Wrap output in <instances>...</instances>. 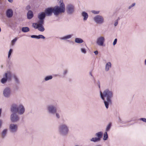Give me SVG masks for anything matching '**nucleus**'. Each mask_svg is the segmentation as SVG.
<instances>
[{
  "mask_svg": "<svg viewBox=\"0 0 146 146\" xmlns=\"http://www.w3.org/2000/svg\"><path fill=\"white\" fill-rule=\"evenodd\" d=\"M113 92L111 90L106 89L103 93L100 92V95L102 99L104 100L106 108L108 109L109 105L112 104L111 98L113 97Z\"/></svg>",
  "mask_w": 146,
  "mask_h": 146,
  "instance_id": "nucleus-1",
  "label": "nucleus"
},
{
  "mask_svg": "<svg viewBox=\"0 0 146 146\" xmlns=\"http://www.w3.org/2000/svg\"><path fill=\"white\" fill-rule=\"evenodd\" d=\"M11 112H15L20 115L24 114L25 111V108L22 104L13 103L10 107Z\"/></svg>",
  "mask_w": 146,
  "mask_h": 146,
  "instance_id": "nucleus-2",
  "label": "nucleus"
},
{
  "mask_svg": "<svg viewBox=\"0 0 146 146\" xmlns=\"http://www.w3.org/2000/svg\"><path fill=\"white\" fill-rule=\"evenodd\" d=\"M58 130L59 134L62 136L67 135L69 132V127L67 125L62 123L59 125Z\"/></svg>",
  "mask_w": 146,
  "mask_h": 146,
  "instance_id": "nucleus-3",
  "label": "nucleus"
},
{
  "mask_svg": "<svg viewBox=\"0 0 146 146\" xmlns=\"http://www.w3.org/2000/svg\"><path fill=\"white\" fill-rule=\"evenodd\" d=\"M53 13L56 16L58 15L60 13L64 12L65 10V6L64 3L62 2L60 6H56L53 7Z\"/></svg>",
  "mask_w": 146,
  "mask_h": 146,
  "instance_id": "nucleus-4",
  "label": "nucleus"
},
{
  "mask_svg": "<svg viewBox=\"0 0 146 146\" xmlns=\"http://www.w3.org/2000/svg\"><path fill=\"white\" fill-rule=\"evenodd\" d=\"M58 107L57 103L56 102H55L47 106L46 110L49 114L54 115L57 111Z\"/></svg>",
  "mask_w": 146,
  "mask_h": 146,
  "instance_id": "nucleus-5",
  "label": "nucleus"
},
{
  "mask_svg": "<svg viewBox=\"0 0 146 146\" xmlns=\"http://www.w3.org/2000/svg\"><path fill=\"white\" fill-rule=\"evenodd\" d=\"M12 78L11 73L9 72H7L5 73L3 75V77L1 80V82L2 84H5L7 81H11Z\"/></svg>",
  "mask_w": 146,
  "mask_h": 146,
  "instance_id": "nucleus-6",
  "label": "nucleus"
},
{
  "mask_svg": "<svg viewBox=\"0 0 146 146\" xmlns=\"http://www.w3.org/2000/svg\"><path fill=\"white\" fill-rule=\"evenodd\" d=\"M95 22L98 25H102L104 22V17L101 15H97L93 18Z\"/></svg>",
  "mask_w": 146,
  "mask_h": 146,
  "instance_id": "nucleus-7",
  "label": "nucleus"
},
{
  "mask_svg": "<svg viewBox=\"0 0 146 146\" xmlns=\"http://www.w3.org/2000/svg\"><path fill=\"white\" fill-rule=\"evenodd\" d=\"M11 90L10 87H6L3 90V95L5 98H9L11 95Z\"/></svg>",
  "mask_w": 146,
  "mask_h": 146,
  "instance_id": "nucleus-8",
  "label": "nucleus"
},
{
  "mask_svg": "<svg viewBox=\"0 0 146 146\" xmlns=\"http://www.w3.org/2000/svg\"><path fill=\"white\" fill-rule=\"evenodd\" d=\"M12 113L10 116V119L13 123H16L19 121L20 117L15 112H11Z\"/></svg>",
  "mask_w": 146,
  "mask_h": 146,
  "instance_id": "nucleus-9",
  "label": "nucleus"
},
{
  "mask_svg": "<svg viewBox=\"0 0 146 146\" xmlns=\"http://www.w3.org/2000/svg\"><path fill=\"white\" fill-rule=\"evenodd\" d=\"M18 129V126L17 125L14 123H11L9 125V129L10 132L12 133H16Z\"/></svg>",
  "mask_w": 146,
  "mask_h": 146,
  "instance_id": "nucleus-10",
  "label": "nucleus"
},
{
  "mask_svg": "<svg viewBox=\"0 0 146 146\" xmlns=\"http://www.w3.org/2000/svg\"><path fill=\"white\" fill-rule=\"evenodd\" d=\"M105 41V37L103 36H100L96 39V43L99 46H103Z\"/></svg>",
  "mask_w": 146,
  "mask_h": 146,
  "instance_id": "nucleus-11",
  "label": "nucleus"
},
{
  "mask_svg": "<svg viewBox=\"0 0 146 146\" xmlns=\"http://www.w3.org/2000/svg\"><path fill=\"white\" fill-rule=\"evenodd\" d=\"M66 11L68 14H72L74 11V6L70 4L68 5L66 7Z\"/></svg>",
  "mask_w": 146,
  "mask_h": 146,
  "instance_id": "nucleus-12",
  "label": "nucleus"
},
{
  "mask_svg": "<svg viewBox=\"0 0 146 146\" xmlns=\"http://www.w3.org/2000/svg\"><path fill=\"white\" fill-rule=\"evenodd\" d=\"M44 13H46V15L48 16H51L52 13H53V7H51L46 9Z\"/></svg>",
  "mask_w": 146,
  "mask_h": 146,
  "instance_id": "nucleus-13",
  "label": "nucleus"
},
{
  "mask_svg": "<svg viewBox=\"0 0 146 146\" xmlns=\"http://www.w3.org/2000/svg\"><path fill=\"white\" fill-rule=\"evenodd\" d=\"M6 16L9 18H11L13 16V12L11 9H8L6 11Z\"/></svg>",
  "mask_w": 146,
  "mask_h": 146,
  "instance_id": "nucleus-14",
  "label": "nucleus"
},
{
  "mask_svg": "<svg viewBox=\"0 0 146 146\" xmlns=\"http://www.w3.org/2000/svg\"><path fill=\"white\" fill-rule=\"evenodd\" d=\"M46 16V13L42 12L38 14V17L39 19L44 20Z\"/></svg>",
  "mask_w": 146,
  "mask_h": 146,
  "instance_id": "nucleus-15",
  "label": "nucleus"
},
{
  "mask_svg": "<svg viewBox=\"0 0 146 146\" xmlns=\"http://www.w3.org/2000/svg\"><path fill=\"white\" fill-rule=\"evenodd\" d=\"M33 27L35 29H38V30L41 32H43L45 29L43 26H35L32 25Z\"/></svg>",
  "mask_w": 146,
  "mask_h": 146,
  "instance_id": "nucleus-16",
  "label": "nucleus"
},
{
  "mask_svg": "<svg viewBox=\"0 0 146 146\" xmlns=\"http://www.w3.org/2000/svg\"><path fill=\"white\" fill-rule=\"evenodd\" d=\"M27 18L28 19H31L33 16V12L31 10H29L27 14Z\"/></svg>",
  "mask_w": 146,
  "mask_h": 146,
  "instance_id": "nucleus-17",
  "label": "nucleus"
},
{
  "mask_svg": "<svg viewBox=\"0 0 146 146\" xmlns=\"http://www.w3.org/2000/svg\"><path fill=\"white\" fill-rule=\"evenodd\" d=\"M81 15L83 17L84 21H86L87 19L88 15L87 13L85 11H83Z\"/></svg>",
  "mask_w": 146,
  "mask_h": 146,
  "instance_id": "nucleus-18",
  "label": "nucleus"
},
{
  "mask_svg": "<svg viewBox=\"0 0 146 146\" xmlns=\"http://www.w3.org/2000/svg\"><path fill=\"white\" fill-rule=\"evenodd\" d=\"M13 77L16 84H20V80L17 76L15 75H14L13 76Z\"/></svg>",
  "mask_w": 146,
  "mask_h": 146,
  "instance_id": "nucleus-19",
  "label": "nucleus"
},
{
  "mask_svg": "<svg viewBox=\"0 0 146 146\" xmlns=\"http://www.w3.org/2000/svg\"><path fill=\"white\" fill-rule=\"evenodd\" d=\"M39 21L38 22V23H34L33 25L35 26H43L42 25L44 23V20L39 19Z\"/></svg>",
  "mask_w": 146,
  "mask_h": 146,
  "instance_id": "nucleus-20",
  "label": "nucleus"
},
{
  "mask_svg": "<svg viewBox=\"0 0 146 146\" xmlns=\"http://www.w3.org/2000/svg\"><path fill=\"white\" fill-rule=\"evenodd\" d=\"M103 133L101 132H99L95 134V136L98 137H97L98 139L100 140L102 138V137L103 136Z\"/></svg>",
  "mask_w": 146,
  "mask_h": 146,
  "instance_id": "nucleus-21",
  "label": "nucleus"
},
{
  "mask_svg": "<svg viewBox=\"0 0 146 146\" xmlns=\"http://www.w3.org/2000/svg\"><path fill=\"white\" fill-rule=\"evenodd\" d=\"M7 130V129H4L1 133V137L2 138H4L6 135Z\"/></svg>",
  "mask_w": 146,
  "mask_h": 146,
  "instance_id": "nucleus-22",
  "label": "nucleus"
},
{
  "mask_svg": "<svg viewBox=\"0 0 146 146\" xmlns=\"http://www.w3.org/2000/svg\"><path fill=\"white\" fill-rule=\"evenodd\" d=\"M72 35H69L60 38L62 40H66L67 39L70 38L72 37Z\"/></svg>",
  "mask_w": 146,
  "mask_h": 146,
  "instance_id": "nucleus-23",
  "label": "nucleus"
},
{
  "mask_svg": "<svg viewBox=\"0 0 146 146\" xmlns=\"http://www.w3.org/2000/svg\"><path fill=\"white\" fill-rule=\"evenodd\" d=\"M111 67V64L110 62H108L106 64L105 66V70L108 71L109 68Z\"/></svg>",
  "mask_w": 146,
  "mask_h": 146,
  "instance_id": "nucleus-24",
  "label": "nucleus"
},
{
  "mask_svg": "<svg viewBox=\"0 0 146 146\" xmlns=\"http://www.w3.org/2000/svg\"><path fill=\"white\" fill-rule=\"evenodd\" d=\"M75 42L76 43L81 44L83 43L84 42V41L82 39L80 38H75Z\"/></svg>",
  "mask_w": 146,
  "mask_h": 146,
  "instance_id": "nucleus-25",
  "label": "nucleus"
},
{
  "mask_svg": "<svg viewBox=\"0 0 146 146\" xmlns=\"http://www.w3.org/2000/svg\"><path fill=\"white\" fill-rule=\"evenodd\" d=\"M29 29L27 27H23L21 29L22 31L24 33H26L29 31Z\"/></svg>",
  "mask_w": 146,
  "mask_h": 146,
  "instance_id": "nucleus-26",
  "label": "nucleus"
},
{
  "mask_svg": "<svg viewBox=\"0 0 146 146\" xmlns=\"http://www.w3.org/2000/svg\"><path fill=\"white\" fill-rule=\"evenodd\" d=\"M53 78V77L52 75L47 76H46L44 78V80L46 81L48 80L52 79Z\"/></svg>",
  "mask_w": 146,
  "mask_h": 146,
  "instance_id": "nucleus-27",
  "label": "nucleus"
},
{
  "mask_svg": "<svg viewBox=\"0 0 146 146\" xmlns=\"http://www.w3.org/2000/svg\"><path fill=\"white\" fill-rule=\"evenodd\" d=\"M111 126V123H109L107 126L106 129V132H107L109 131Z\"/></svg>",
  "mask_w": 146,
  "mask_h": 146,
  "instance_id": "nucleus-28",
  "label": "nucleus"
},
{
  "mask_svg": "<svg viewBox=\"0 0 146 146\" xmlns=\"http://www.w3.org/2000/svg\"><path fill=\"white\" fill-rule=\"evenodd\" d=\"M90 141H93L94 142L99 141L100 140L97 137H93L90 139Z\"/></svg>",
  "mask_w": 146,
  "mask_h": 146,
  "instance_id": "nucleus-29",
  "label": "nucleus"
},
{
  "mask_svg": "<svg viewBox=\"0 0 146 146\" xmlns=\"http://www.w3.org/2000/svg\"><path fill=\"white\" fill-rule=\"evenodd\" d=\"M61 112V111H59L58 112H57V111H56L55 113H54V114L55 115L56 117V118L59 119L60 118V113Z\"/></svg>",
  "mask_w": 146,
  "mask_h": 146,
  "instance_id": "nucleus-30",
  "label": "nucleus"
},
{
  "mask_svg": "<svg viewBox=\"0 0 146 146\" xmlns=\"http://www.w3.org/2000/svg\"><path fill=\"white\" fill-rule=\"evenodd\" d=\"M108 136L107 132H106L104 133V134L103 139L104 140H106L108 139Z\"/></svg>",
  "mask_w": 146,
  "mask_h": 146,
  "instance_id": "nucleus-31",
  "label": "nucleus"
},
{
  "mask_svg": "<svg viewBox=\"0 0 146 146\" xmlns=\"http://www.w3.org/2000/svg\"><path fill=\"white\" fill-rule=\"evenodd\" d=\"M40 38L44 39L45 38V37L43 35H37V39H39Z\"/></svg>",
  "mask_w": 146,
  "mask_h": 146,
  "instance_id": "nucleus-32",
  "label": "nucleus"
},
{
  "mask_svg": "<svg viewBox=\"0 0 146 146\" xmlns=\"http://www.w3.org/2000/svg\"><path fill=\"white\" fill-rule=\"evenodd\" d=\"M13 52V49H10L9 50V51L8 54V58H10V57Z\"/></svg>",
  "mask_w": 146,
  "mask_h": 146,
  "instance_id": "nucleus-33",
  "label": "nucleus"
},
{
  "mask_svg": "<svg viewBox=\"0 0 146 146\" xmlns=\"http://www.w3.org/2000/svg\"><path fill=\"white\" fill-rule=\"evenodd\" d=\"M17 40V38H16L12 40L11 44L12 46H13L14 44L15 43Z\"/></svg>",
  "mask_w": 146,
  "mask_h": 146,
  "instance_id": "nucleus-34",
  "label": "nucleus"
},
{
  "mask_svg": "<svg viewBox=\"0 0 146 146\" xmlns=\"http://www.w3.org/2000/svg\"><path fill=\"white\" fill-rule=\"evenodd\" d=\"M81 52L82 53H83L84 54H86V50L84 48H81Z\"/></svg>",
  "mask_w": 146,
  "mask_h": 146,
  "instance_id": "nucleus-35",
  "label": "nucleus"
},
{
  "mask_svg": "<svg viewBox=\"0 0 146 146\" xmlns=\"http://www.w3.org/2000/svg\"><path fill=\"white\" fill-rule=\"evenodd\" d=\"M135 3H133L132 5H131L129 6L128 7V9H131L132 7H134L135 6Z\"/></svg>",
  "mask_w": 146,
  "mask_h": 146,
  "instance_id": "nucleus-36",
  "label": "nucleus"
},
{
  "mask_svg": "<svg viewBox=\"0 0 146 146\" xmlns=\"http://www.w3.org/2000/svg\"><path fill=\"white\" fill-rule=\"evenodd\" d=\"M139 120L146 123V118H140L139 119Z\"/></svg>",
  "mask_w": 146,
  "mask_h": 146,
  "instance_id": "nucleus-37",
  "label": "nucleus"
},
{
  "mask_svg": "<svg viewBox=\"0 0 146 146\" xmlns=\"http://www.w3.org/2000/svg\"><path fill=\"white\" fill-rule=\"evenodd\" d=\"M92 12L95 14H98L99 13V11H96L94 10L92 11Z\"/></svg>",
  "mask_w": 146,
  "mask_h": 146,
  "instance_id": "nucleus-38",
  "label": "nucleus"
},
{
  "mask_svg": "<svg viewBox=\"0 0 146 146\" xmlns=\"http://www.w3.org/2000/svg\"><path fill=\"white\" fill-rule=\"evenodd\" d=\"M30 8H31V7H30V5H27V6H26V8H25V9L27 10L28 11L29 9H30Z\"/></svg>",
  "mask_w": 146,
  "mask_h": 146,
  "instance_id": "nucleus-39",
  "label": "nucleus"
},
{
  "mask_svg": "<svg viewBox=\"0 0 146 146\" xmlns=\"http://www.w3.org/2000/svg\"><path fill=\"white\" fill-rule=\"evenodd\" d=\"M96 84L98 86V87L99 88H100V82L99 80H98L96 83Z\"/></svg>",
  "mask_w": 146,
  "mask_h": 146,
  "instance_id": "nucleus-40",
  "label": "nucleus"
},
{
  "mask_svg": "<svg viewBox=\"0 0 146 146\" xmlns=\"http://www.w3.org/2000/svg\"><path fill=\"white\" fill-rule=\"evenodd\" d=\"M117 38H115L114 39V41L113 42V45H115L117 43Z\"/></svg>",
  "mask_w": 146,
  "mask_h": 146,
  "instance_id": "nucleus-41",
  "label": "nucleus"
},
{
  "mask_svg": "<svg viewBox=\"0 0 146 146\" xmlns=\"http://www.w3.org/2000/svg\"><path fill=\"white\" fill-rule=\"evenodd\" d=\"M31 37L33 38H36L37 39V35H33L31 36Z\"/></svg>",
  "mask_w": 146,
  "mask_h": 146,
  "instance_id": "nucleus-42",
  "label": "nucleus"
},
{
  "mask_svg": "<svg viewBox=\"0 0 146 146\" xmlns=\"http://www.w3.org/2000/svg\"><path fill=\"white\" fill-rule=\"evenodd\" d=\"M118 24V20H116L115 21V23H114V26H116Z\"/></svg>",
  "mask_w": 146,
  "mask_h": 146,
  "instance_id": "nucleus-43",
  "label": "nucleus"
},
{
  "mask_svg": "<svg viewBox=\"0 0 146 146\" xmlns=\"http://www.w3.org/2000/svg\"><path fill=\"white\" fill-rule=\"evenodd\" d=\"M2 124V121L1 119H0V128L1 127Z\"/></svg>",
  "mask_w": 146,
  "mask_h": 146,
  "instance_id": "nucleus-44",
  "label": "nucleus"
},
{
  "mask_svg": "<svg viewBox=\"0 0 146 146\" xmlns=\"http://www.w3.org/2000/svg\"><path fill=\"white\" fill-rule=\"evenodd\" d=\"M67 73V70H65L63 72V74L65 75Z\"/></svg>",
  "mask_w": 146,
  "mask_h": 146,
  "instance_id": "nucleus-45",
  "label": "nucleus"
},
{
  "mask_svg": "<svg viewBox=\"0 0 146 146\" xmlns=\"http://www.w3.org/2000/svg\"><path fill=\"white\" fill-rule=\"evenodd\" d=\"M94 53H95L96 55H97L98 54V51L97 50H96L94 52Z\"/></svg>",
  "mask_w": 146,
  "mask_h": 146,
  "instance_id": "nucleus-46",
  "label": "nucleus"
},
{
  "mask_svg": "<svg viewBox=\"0 0 146 146\" xmlns=\"http://www.w3.org/2000/svg\"><path fill=\"white\" fill-rule=\"evenodd\" d=\"M1 112H2V109L1 108V109H0V117H1Z\"/></svg>",
  "mask_w": 146,
  "mask_h": 146,
  "instance_id": "nucleus-47",
  "label": "nucleus"
},
{
  "mask_svg": "<svg viewBox=\"0 0 146 146\" xmlns=\"http://www.w3.org/2000/svg\"><path fill=\"white\" fill-rule=\"evenodd\" d=\"M9 2L10 3H12L13 2V0H8Z\"/></svg>",
  "mask_w": 146,
  "mask_h": 146,
  "instance_id": "nucleus-48",
  "label": "nucleus"
},
{
  "mask_svg": "<svg viewBox=\"0 0 146 146\" xmlns=\"http://www.w3.org/2000/svg\"><path fill=\"white\" fill-rule=\"evenodd\" d=\"M90 74L91 76H93V75H92V73L91 72H90Z\"/></svg>",
  "mask_w": 146,
  "mask_h": 146,
  "instance_id": "nucleus-49",
  "label": "nucleus"
},
{
  "mask_svg": "<svg viewBox=\"0 0 146 146\" xmlns=\"http://www.w3.org/2000/svg\"><path fill=\"white\" fill-rule=\"evenodd\" d=\"M93 79H94V82L95 83V80L94 77L93 78Z\"/></svg>",
  "mask_w": 146,
  "mask_h": 146,
  "instance_id": "nucleus-50",
  "label": "nucleus"
},
{
  "mask_svg": "<svg viewBox=\"0 0 146 146\" xmlns=\"http://www.w3.org/2000/svg\"><path fill=\"white\" fill-rule=\"evenodd\" d=\"M119 17H118V19L117 20L118 21V20H119Z\"/></svg>",
  "mask_w": 146,
  "mask_h": 146,
  "instance_id": "nucleus-51",
  "label": "nucleus"
},
{
  "mask_svg": "<svg viewBox=\"0 0 146 146\" xmlns=\"http://www.w3.org/2000/svg\"><path fill=\"white\" fill-rule=\"evenodd\" d=\"M96 146H101L100 145H96Z\"/></svg>",
  "mask_w": 146,
  "mask_h": 146,
  "instance_id": "nucleus-52",
  "label": "nucleus"
},
{
  "mask_svg": "<svg viewBox=\"0 0 146 146\" xmlns=\"http://www.w3.org/2000/svg\"><path fill=\"white\" fill-rule=\"evenodd\" d=\"M1 68H2L3 67V66L1 65Z\"/></svg>",
  "mask_w": 146,
  "mask_h": 146,
  "instance_id": "nucleus-53",
  "label": "nucleus"
}]
</instances>
